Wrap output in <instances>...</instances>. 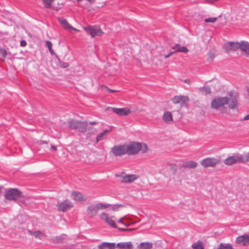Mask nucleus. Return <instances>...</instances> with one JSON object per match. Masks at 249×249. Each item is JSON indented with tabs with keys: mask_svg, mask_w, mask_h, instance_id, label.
Listing matches in <instances>:
<instances>
[{
	"mask_svg": "<svg viewBox=\"0 0 249 249\" xmlns=\"http://www.w3.org/2000/svg\"><path fill=\"white\" fill-rule=\"evenodd\" d=\"M247 91H248V94L249 95V88L248 89Z\"/></svg>",
	"mask_w": 249,
	"mask_h": 249,
	"instance_id": "51",
	"label": "nucleus"
},
{
	"mask_svg": "<svg viewBox=\"0 0 249 249\" xmlns=\"http://www.w3.org/2000/svg\"><path fill=\"white\" fill-rule=\"evenodd\" d=\"M97 124V123L96 122H90L89 123V124H91V125H94V124Z\"/></svg>",
	"mask_w": 249,
	"mask_h": 249,
	"instance_id": "48",
	"label": "nucleus"
},
{
	"mask_svg": "<svg viewBox=\"0 0 249 249\" xmlns=\"http://www.w3.org/2000/svg\"><path fill=\"white\" fill-rule=\"evenodd\" d=\"M236 242L237 244L243 245L248 246L249 245V235L244 234L238 236L236 239Z\"/></svg>",
	"mask_w": 249,
	"mask_h": 249,
	"instance_id": "15",
	"label": "nucleus"
},
{
	"mask_svg": "<svg viewBox=\"0 0 249 249\" xmlns=\"http://www.w3.org/2000/svg\"><path fill=\"white\" fill-rule=\"evenodd\" d=\"M54 0H42V2L44 4V7L46 8H50L51 7L52 3Z\"/></svg>",
	"mask_w": 249,
	"mask_h": 249,
	"instance_id": "32",
	"label": "nucleus"
},
{
	"mask_svg": "<svg viewBox=\"0 0 249 249\" xmlns=\"http://www.w3.org/2000/svg\"><path fill=\"white\" fill-rule=\"evenodd\" d=\"M27 231L30 234L33 235L35 237L38 238L39 239H41V238L45 235L44 234L40 231H32L28 230Z\"/></svg>",
	"mask_w": 249,
	"mask_h": 249,
	"instance_id": "26",
	"label": "nucleus"
},
{
	"mask_svg": "<svg viewBox=\"0 0 249 249\" xmlns=\"http://www.w3.org/2000/svg\"><path fill=\"white\" fill-rule=\"evenodd\" d=\"M197 165V163L194 160H189L183 163V167L189 168H195Z\"/></svg>",
	"mask_w": 249,
	"mask_h": 249,
	"instance_id": "24",
	"label": "nucleus"
},
{
	"mask_svg": "<svg viewBox=\"0 0 249 249\" xmlns=\"http://www.w3.org/2000/svg\"><path fill=\"white\" fill-rule=\"evenodd\" d=\"M199 90L204 94H208L211 92V88L209 86H204L203 87L200 88Z\"/></svg>",
	"mask_w": 249,
	"mask_h": 249,
	"instance_id": "30",
	"label": "nucleus"
},
{
	"mask_svg": "<svg viewBox=\"0 0 249 249\" xmlns=\"http://www.w3.org/2000/svg\"><path fill=\"white\" fill-rule=\"evenodd\" d=\"M110 206L108 204L98 203L93 204L88 207L87 209V213L88 215L90 217L95 216L99 210H104L108 208Z\"/></svg>",
	"mask_w": 249,
	"mask_h": 249,
	"instance_id": "3",
	"label": "nucleus"
},
{
	"mask_svg": "<svg viewBox=\"0 0 249 249\" xmlns=\"http://www.w3.org/2000/svg\"><path fill=\"white\" fill-rule=\"evenodd\" d=\"M127 154L132 155L137 154L140 151L142 153H145L148 151L147 145L143 143L131 142L128 144H125Z\"/></svg>",
	"mask_w": 249,
	"mask_h": 249,
	"instance_id": "1",
	"label": "nucleus"
},
{
	"mask_svg": "<svg viewBox=\"0 0 249 249\" xmlns=\"http://www.w3.org/2000/svg\"><path fill=\"white\" fill-rule=\"evenodd\" d=\"M172 49L175 50V53L177 52L187 53L189 52V50L186 47H181L179 44H176L175 45L172 47Z\"/></svg>",
	"mask_w": 249,
	"mask_h": 249,
	"instance_id": "18",
	"label": "nucleus"
},
{
	"mask_svg": "<svg viewBox=\"0 0 249 249\" xmlns=\"http://www.w3.org/2000/svg\"><path fill=\"white\" fill-rule=\"evenodd\" d=\"M217 18H208L205 19L204 21L205 22H212L214 23L217 20Z\"/></svg>",
	"mask_w": 249,
	"mask_h": 249,
	"instance_id": "34",
	"label": "nucleus"
},
{
	"mask_svg": "<svg viewBox=\"0 0 249 249\" xmlns=\"http://www.w3.org/2000/svg\"><path fill=\"white\" fill-rule=\"evenodd\" d=\"M184 82L188 84H191V81L188 79L184 80Z\"/></svg>",
	"mask_w": 249,
	"mask_h": 249,
	"instance_id": "45",
	"label": "nucleus"
},
{
	"mask_svg": "<svg viewBox=\"0 0 249 249\" xmlns=\"http://www.w3.org/2000/svg\"><path fill=\"white\" fill-rule=\"evenodd\" d=\"M111 151L115 156H122L127 154L125 144L114 146Z\"/></svg>",
	"mask_w": 249,
	"mask_h": 249,
	"instance_id": "10",
	"label": "nucleus"
},
{
	"mask_svg": "<svg viewBox=\"0 0 249 249\" xmlns=\"http://www.w3.org/2000/svg\"><path fill=\"white\" fill-rule=\"evenodd\" d=\"M60 66L62 68H67L69 66V64L67 63L63 62V63H61Z\"/></svg>",
	"mask_w": 249,
	"mask_h": 249,
	"instance_id": "39",
	"label": "nucleus"
},
{
	"mask_svg": "<svg viewBox=\"0 0 249 249\" xmlns=\"http://www.w3.org/2000/svg\"><path fill=\"white\" fill-rule=\"evenodd\" d=\"M239 49L249 55V43L247 41H242L240 43Z\"/></svg>",
	"mask_w": 249,
	"mask_h": 249,
	"instance_id": "22",
	"label": "nucleus"
},
{
	"mask_svg": "<svg viewBox=\"0 0 249 249\" xmlns=\"http://www.w3.org/2000/svg\"><path fill=\"white\" fill-rule=\"evenodd\" d=\"M84 30L87 34L90 35L92 37L95 36H101L103 34V32L98 27L89 26L84 27Z\"/></svg>",
	"mask_w": 249,
	"mask_h": 249,
	"instance_id": "9",
	"label": "nucleus"
},
{
	"mask_svg": "<svg viewBox=\"0 0 249 249\" xmlns=\"http://www.w3.org/2000/svg\"><path fill=\"white\" fill-rule=\"evenodd\" d=\"M110 131V130L105 129L103 132L99 133L97 136L96 143H97L99 141H101L103 139V136L105 135L106 134L109 133Z\"/></svg>",
	"mask_w": 249,
	"mask_h": 249,
	"instance_id": "29",
	"label": "nucleus"
},
{
	"mask_svg": "<svg viewBox=\"0 0 249 249\" xmlns=\"http://www.w3.org/2000/svg\"><path fill=\"white\" fill-rule=\"evenodd\" d=\"M71 195L74 200L76 201H81L84 199L81 193L78 192H73Z\"/></svg>",
	"mask_w": 249,
	"mask_h": 249,
	"instance_id": "25",
	"label": "nucleus"
},
{
	"mask_svg": "<svg viewBox=\"0 0 249 249\" xmlns=\"http://www.w3.org/2000/svg\"><path fill=\"white\" fill-rule=\"evenodd\" d=\"M228 102L227 97H217L212 101L211 107L217 109L227 104Z\"/></svg>",
	"mask_w": 249,
	"mask_h": 249,
	"instance_id": "7",
	"label": "nucleus"
},
{
	"mask_svg": "<svg viewBox=\"0 0 249 249\" xmlns=\"http://www.w3.org/2000/svg\"><path fill=\"white\" fill-rule=\"evenodd\" d=\"M118 222L123 224H124V226H125L126 227L128 226V224H125V223H124V222L123 221V219H122V218L120 219L119 220V221H118Z\"/></svg>",
	"mask_w": 249,
	"mask_h": 249,
	"instance_id": "44",
	"label": "nucleus"
},
{
	"mask_svg": "<svg viewBox=\"0 0 249 249\" xmlns=\"http://www.w3.org/2000/svg\"><path fill=\"white\" fill-rule=\"evenodd\" d=\"M229 97H228V104L229 107L231 109H235L238 105V96L237 95L231 91L228 93Z\"/></svg>",
	"mask_w": 249,
	"mask_h": 249,
	"instance_id": "8",
	"label": "nucleus"
},
{
	"mask_svg": "<svg viewBox=\"0 0 249 249\" xmlns=\"http://www.w3.org/2000/svg\"><path fill=\"white\" fill-rule=\"evenodd\" d=\"M108 90H109L110 92H115V91H116V90H112V89H108Z\"/></svg>",
	"mask_w": 249,
	"mask_h": 249,
	"instance_id": "49",
	"label": "nucleus"
},
{
	"mask_svg": "<svg viewBox=\"0 0 249 249\" xmlns=\"http://www.w3.org/2000/svg\"><path fill=\"white\" fill-rule=\"evenodd\" d=\"M101 218L104 220H105L107 223L111 227L117 228V227L115 223L114 222L113 217H108L107 213H103L100 215Z\"/></svg>",
	"mask_w": 249,
	"mask_h": 249,
	"instance_id": "16",
	"label": "nucleus"
},
{
	"mask_svg": "<svg viewBox=\"0 0 249 249\" xmlns=\"http://www.w3.org/2000/svg\"><path fill=\"white\" fill-rule=\"evenodd\" d=\"M58 210L62 212L66 211L73 207V204L70 201L66 200L56 205Z\"/></svg>",
	"mask_w": 249,
	"mask_h": 249,
	"instance_id": "14",
	"label": "nucleus"
},
{
	"mask_svg": "<svg viewBox=\"0 0 249 249\" xmlns=\"http://www.w3.org/2000/svg\"><path fill=\"white\" fill-rule=\"evenodd\" d=\"M66 236V235L65 234H62L60 236H56L55 237L54 241L57 243H60L62 242Z\"/></svg>",
	"mask_w": 249,
	"mask_h": 249,
	"instance_id": "33",
	"label": "nucleus"
},
{
	"mask_svg": "<svg viewBox=\"0 0 249 249\" xmlns=\"http://www.w3.org/2000/svg\"><path fill=\"white\" fill-rule=\"evenodd\" d=\"M123 207L122 204H115L112 206V208L113 211H117L120 207Z\"/></svg>",
	"mask_w": 249,
	"mask_h": 249,
	"instance_id": "35",
	"label": "nucleus"
},
{
	"mask_svg": "<svg viewBox=\"0 0 249 249\" xmlns=\"http://www.w3.org/2000/svg\"><path fill=\"white\" fill-rule=\"evenodd\" d=\"M115 243L104 242L98 246L99 249H115Z\"/></svg>",
	"mask_w": 249,
	"mask_h": 249,
	"instance_id": "19",
	"label": "nucleus"
},
{
	"mask_svg": "<svg viewBox=\"0 0 249 249\" xmlns=\"http://www.w3.org/2000/svg\"><path fill=\"white\" fill-rule=\"evenodd\" d=\"M153 247V244L150 242H142L139 246V249H151Z\"/></svg>",
	"mask_w": 249,
	"mask_h": 249,
	"instance_id": "27",
	"label": "nucleus"
},
{
	"mask_svg": "<svg viewBox=\"0 0 249 249\" xmlns=\"http://www.w3.org/2000/svg\"><path fill=\"white\" fill-rule=\"evenodd\" d=\"M107 109L108 110H111L113 112L122 116H127L131 112L130 110L127 108H118L112 107H108Z\"/></svg>",
	"mask_w": 249,
	"mask_h": 249,
	"instance_id": "12",
	"label": "nucleus"
},
{
	"mask_svg": "<svg viewBox=\"0 0 249 249\" xmlns=\"http://www.w3.org/2000/svg\"><path fill=\"white\" fill-rule=\"evenodd\" d=\"M118 230L121 231H130L133 230L132 229H126V228H118Z\"/></svg>",
	"mask_w": 249,
	"mask_h": 249,
	"instance_id": "37",
	"label": "nucleus"
},
{
	"mask_svg": "<svg viewBox=\"0 0 249 249\" xmlns=\"http://www.w3.org/2000/svg\"><path fill=\"white\" fill-rule=\"evenodd\" d=\"M240 43L234 42H228L225 43L223 48L226 53L231 51H236L239 49Z\"/></svg>",
	"mask_w": 249,
	"mask_h": 249,
	"instance_id": "13",
	"label": "nucleus"
},
{
	"mask_svg": "<svg viewBox=\"0 0 249 249\" xmlns=\"http://www.w3.org/2000/svg\"><path fill=\"white\" fill-rule=\"evenodd\" d=\"M237 162L246 163L245 153L243 154H234L229 156L223 161V163L227 166H231Z\"/></svg>",
	"mask_w": 249,
	"mask_h": 249,
	"instance_id": "2",
	"label": "nucleus"
},
{
	"mask_svg": "<svg viewBox=\"0 0 249 249\" xmlns=\"http://www.w3.org/2000/svg\"><path fill=\"white\" fill-rule=\"evenodd\" d=\"M162 119L164 122L168 123H172L173 121L172 113L169 111H166L164 113Z\"/></svg>",
	"mask_w": 249,
	"mask_h": 249,
	"instance_id": "23",
	"label": "nucleus"
},
{
	"mask_svg": "<svg viewBox=\"0 0 249 249\" xmlns=\"http://www.w3.org/2000/svg\"><path fill=\"white\" fill-rule=\"evenodd\" d=\"M46 46L48 48V49H52L53 44L50 41H46Z\"/></svg>",
	"mask_w": 249,
	"mask_h": 249,
	"instance_id": "36",
	"label": "nucleus"
},
{
	"mask_svg": "<svg viewBox=\"0 0 249 249\" xmlns=\"http://www.w3.org/2000/svg\"><path fill=\"white\" fill-rule=\"evenodd\" d=\"M20 45L22 47H24L27 45L26 41L24 40H22L20 41Z\"/></svg>",
	"mask_w": 249,
	"mask_h": 249,
	"instance_id": "42",
	"label": "nucleus"
},
{
	"mask_svg": "<svg viewBox=\"0 0 249 249\" xmlns=\"http://www.w3.org/2000/svg\"><path fill=\"white\" fill-rule=\"evenodd\" d=\"M220 163V160L215 158L208 157L203 159L200 161V164L204 168L214 167Z\"/></svg>",
	"mask_w": 249,
	"mask_h": 249,
	"instance_id": "6",
	"label": "nucleus"
},
{
	"mask_svg": "<svg viewBox=\"0 0 249 249\" xmlns=\"http://www.w3.org/2000/svg\"><path fill=\"white\" fill-rule=\"evenodd\" d=\"M174 53H175L174 51L170 52L168 54L164 55L163 56L165 58H168L169 57H170L171 55H172Z\"/></svg>",
	"mask_w": 249,
	"mask_h": 249,
	"instance_id": "40",
	"label": "nucleus"
},
{
	"mask_svg": "<svg viewBox=\"0 0 249 249\" xmlns=\"http://www.w3.org/2000/svg\"><path fill=\"white\" fill-rule=\"evenodd\" d=\"M138 178V177L136 175H128L123 177V182L131 183Z\"/></svg>",
	"mask_w": 249,
	"mask_h": 249,
	"instance_id": "20",
	"label": "nucleus"
},
{
	"mask_svg": "<svg viewBox=\"0 0 249 249\" xmlns=\"http://www.w3.org/2000/svg\"><path fill=\"white\" fill-rule=\"evenodd\" d=\"M0 54L2 55V60L4 61L6 56L7 55V51L6 49L0 46Z\"/></svg>",
	"mask_w": 249,
	"mask_h": 249,
	"instance_id": "31",
	"label": "nucleus"
},
{
	"mask_svg": "<svg viewBox=\"0 0 249 249\" xmlns=\"http://www.w3.org/2000/svg\"><path fill=\"white\" fill-rule=\"evenodd\" d=\"M68 127L73 129H78L79 131L85 132L87 129L88 124L86 122L72 120L68 122Z\"/></svg>",
	"mask_w": 249,
	"mask_h": 249,
	"instance_id": "5",
	"label": "nucleus"
},
{
	"mask_svg": "<svg viewBox=\"0 0 249 249\" xmlns=\"http://www.w3.org/2000/svg\"><path fill=\"white\" fill-rule=\"evenodd\" d=\"M41 143H47V142L45 141H43L41 142Z\"/></svg>",
	"mask_w": 249,
	"mask_h": 249,
	"instance_id": "50",
	"label": "nucleus"
},
{
	"mask_svg": "<svg viewBox=\"0 0 249 249\" xmlns=\"http://www.w3.org/2000/svg\"><path fill=\"white\" fill-rule=\"evenodd\" d=\"M49 52H50V53L52 54H54V52L53 51V50L52 49H49Z\"/></svg>",
	"mask_w": 249,
	"mask_h": 249,
	"instance_id": "47",
	"label": "nucleus"
},
{
	"mask_svg": "<svg viewBox=\"0 0 249 249\" xmlns=\"http://www.w3.org/2000/svg\"><path fill=\"white\" fill-rule=\"evenodd\" d=\"M59 21L61 23L62 26L67 29H72L78 31V30L72 27L67 21V20L63 18H58Z\"/></svg>",
	"mask_w": 249,
	"mask_h": 249,
	"instance_id": "21",
	"label": "nucleus"
},
{
	"mask_svg": "<svg viewBox=\"0 0 249 249\" xmlns=\"http://www.w3.org/2000/svg\"><path fill=\"white\" fill-rule=\"evenodd\" d=\"M22 192L18 189L10 188L5 191L4 197L8 200L16 201L22 197Z\"/></svg>",
	"mask_w": 249,
	"mask_h": 249,
	"instance_id": "4",
	"label": "nucleus"
},
{
	"mask_svg": "<svg viewBox=\"0 0 249 249\" xmlns=\"http://www.w3.org/2000/svg\"><path fill=\"white\" fill-rule=\"evenodd\" d=\"M173 102L175 104H179L181 107L186 106L189 99L188 96L179 95L175 96L172 99Z\"/></svg>",
	"mask_w": 249,
	"mask_h": 249,
	"instance_id": "11",
	"label": "nucleus"
},
{
	"mask_svg": "<svg viewBox=\"0 0 249 249\" xmlns=\"http://www.w3.org/2000/svg\"><path fill=\"white\" fill-rule=\"evenodd\" d=\"M191 247L193 249H204V246L203 242L200 240L193 243Z\"/></svg>",
	"mask_w": 249,
	"mask_h": 249,
	"instance_id": "28",
	"label": "nucleus"
},
{
	"mask_svg": "<svg viewBox=\"0 0 249 249\" xmlns=\"http://www.w3.org/2000/svg\"><path fill=\"white\" fill-rule=\"evenodd\" d=\"M246 162H249V152L245 153Z\"/></svg>",
	"mask_w": 249,
	"mask_h": 249,
	"instance_id": "38",
	"label": "nucleus"
},
{
	"mask_svg": "<svg viewBox=\"0 0 249 249\" xmlns=\"http://www.w3.org/2000/svg\"><path fill=\"white\" fill-rule=\"evenodd\" d=\"M209 57L210 59L213 60V58L214 57V55L213 53H209Z\"/></svg>",
	"mask_w": 249,
	"mask_h": 249,
	"instance_id": "43",
	"label": "nucleus"
},
{
	"mask_svg": "<svg viewBox=\"0 0 249 249\" xmlns=\"http://www.w3.org/2000/svg\"><path fill=\"white\" fill-rule=\"evenodd\" d=\"M249 120V114H248L246 116H245L243 118L240 119V121H244Z\"/></svg>",
	"mask_w": 249,
	"mask_h": 249,
	"instance_id": "41",
	"label": "nucleus"
},
{
	"mask_svg": "<svg viewBox=\"0 0 249 249\" xmlns=\"http://www.w3.org/2000/svg\"><path fill=\"white\" fill-rule=\"evenodd\" d=\"M51 148L53 150V151H56L57 150V148L54 145H52L51 146Z\"/></svg>",
	"mask_w": 249,
	"mask_h": 249,
	"instance_id": "46",
	"label": "nucleus"
},
{
	"mask_svg": "<svg viewBox=\"0 0 249 249\" xmlns=\"http://www.w3.org/2000/svg\"><path fill=\"white\" fill-rule=\"evenodd\" d=\"M116 247L120 249H133V248L131 242L119 243L116 245Z\"/></svg>",
	"mask_w": 249,
	"mask_h": 249,
	"instance_id": "17",
	"label": "nucleus"
}]
</instances>
